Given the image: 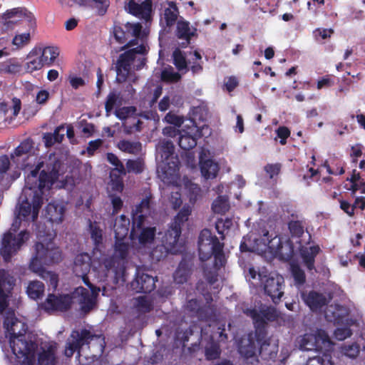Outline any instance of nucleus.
<instances>
[{
  "label": "nucleus",
  "instance_id": "nucleus-33",
  "mask_svg": "<svg viewBox=\"0 0 365 365\" xmlns=\"http://www.w3.org/2000/svg\"><path fill=\"white\" fill-rule=\"evenodd\" d=\"M118 148L123 152L132 155H138L142 150V144L139 141L132 142L121 140L118 143Z\"/></svg>",
  "mask_w": 365,
  "mask_h": 365
},
{
  "label": "nucleus",
  "instance_id": "nucleus-10",
  "mask_svg": "<svg viewBox=\"0 0 365 365\" xmlns=\"http://www.w3.org/2000/svg\"><path fill=\"white\" fill-rule=\"evenodd\" d=\"M244 313L252 319L253 322L262 321L267 326L269 322H277L281 318V313L273 306L261 305L259 309L248 308Z\"/></svg>",
  "mask_w": 365,
  "mask_h": 365
},
{
  "label": "nucleus",
  "instance_id": "nucleus-56",
  "mask_svg": "<svg viewBox=\"0 0 365 365\" xmlns=\"http://www.w3.org/2000/svg\"><path fill=\"white\" fill-rule=\"evenodd\" d=\"M107 160L115 166V169L113 171H118L120 175H125L126 170L125 168L122 163V162L118 159V156L112 153H107Z\"/></svg>",
  "mask_w": 365,
  "mask_h": 365
},
{
  "label": "nucleus",
  "instance_id": "nucleus-32",
  "mask_svg": "<svg viewBox=\"0 0 365 365\" xmlns=\"http://www.w3.org/2000/svg\"><path fill=\"white\" fill-rule=\"evenodd\" d=\"M129 227L130 220L124 215H120L113 225L115 239H125L129 232Z\"/></svg>",
  "mask_w": 365,
  "mask_h": 365
},
{
  "label": "nucleus",
  "instance_id": "nucleus-57",
  "mask_svg": "<svg viewBox=\"0 0 365 365\" xmlns=\"http://www.w3.org/2000/svg\"><path fill=\"white\" fill-rule=\"evenodd\" d=\"M181 78L179 73L173 71V68L170 70L164 69L161 72V80L167 83H177Z\"/></svg>",
  "mask_w": 365,
  "mask_h": 365
},
{
  "label": "nucleus",
  "instance_id": "nucleus-42",
  "mask_svg": "<svg viewBox=\"0 0 365 365\" xmlns=\"http://www.w3.org/2000/svg\"><path fill=\"white\" fill-rule=\"evenodd\" d=\"M14 279L4 269H0V292H10L14 285Z\"/></svg>",
  "mask_w": 365,
  "mask_h": 365
},
{
  "label": "nucleus",
  "instance_id": "nucleus-16",
  "mask_svg": "<svg viewBox=\"0 0 365 365\" xmlns=\"http://www.w3.org/2000/svg\"><path fill=\"white\" fill-rule=\"evenodd\" d=\"M307 222L305 219H299V216L297 214L292 213L289 216V220L287 222V228L290 235V237L292 239L299 240L298 241L300 244L302 243L300 238L303 236L304 232L306 231L308 234V240L305 242L306 244H309L312 240V235L307 231L306 227Z\"/></svg>",
  "mask_w": 365,
  "mask_h": 365
},
{
  "label": "nucleus",
  "instance_id": "nucleus-63",
  "mask_svg": "<svg viewBox=\"0 0 365 365\" xmlns=\"http://www.w3.org/2000/svg\"><path fill=\"white\" fill-rule=\"evenodd\" d=\"M212 312L213 309L211 307V306L205 305L202 307H200V308L197 311L196 314L200 319L207 321L211 319Z\"/></svg>",
  "mask_w": 365,
  "mask_h": 365
},
{
  "label": "nucleus",
  "instance_id": "nucleus-1",
  "mask_svg": "<svg viewBox=\"0 0 365 365\" xmlns=\"http://www.w3.org/2000/svg\"><path fill=\"white\" fill-rule=\"evenodd\" d=\"M61 166L59 160H50L45 168L43 163L39 162L30 172L25 180L26 187L20 197V215L27 217L31 215L33 221L38 218L45 191L49 190L58 180Z\"/></svg>",
  "mask_w": 365,
  "mask_h": 365
},
{
  "label": "nucleus",
  "instance_id": "nucleus-39",
  "mask_svg": "<svg viewBox=\"0 0 365 365\" xmlns=\"http://www.w3.org/2000/svg\"><path fill=\"white\" fill-rule=\"evenodd\" d=\"M229 209V200L225 196H218L212 204V210L217 214H225Z\"/></svg>",
  "mask_w": 365,
  "mask_h": 365
},
{
  "label": "nucleus",
  "instance_id": "nucleus-64",
  "mask_svg": "<svg viewBox=\"0 0 365 365\" xmlns=\"http://www.w3.org/2000/svg\"><path fill=\"white\" fill-rule=\"evenodd\" d=\"M277 137L280 139L279 143L284 145L287 143V139L290 136V130L286 126H279L276 130Z\"/></svg>",
  "mask_w": 365,
  "mask_h": 365
},
{
  "label": "nucleus",
  "instance_id": "nucleus-54",
  "mask_svg": "<svg viewBox=\"0 0 365 365\" xmlns=\"http://www.w3.org/2000/svg\"><path fill=\"white\" fill-rule=\"evenodd\" d=\"M143 166L144 163L141 158L130 159L126 162V168L128 173H141L143 171Z\"/></svg>",
  "mask_w": 365,
  "mask_h": 365
},
{
  "label": "nucleus",
  "instance_id": "nucleus-59",
  "mask_svg": "<svg viewBox=\"0 0 365 365\" xmlns=\"http://www.w3.org/2000/svg\"><path fill=\"white\" fill-rule=\"evenodd\" d=\"M43 265H45L44 263L41 260L40 257L37 256V252L35 251V254L29 263V269L38 274L44 269Z\"/></svg>",
  "mask_w": 365,
  "mask_h": 365
},
{
  "label": "nucleus",
  "instance_id": "nucleus-27",
  "mask_svg": "<svg viewBox=\"0 0 365 365\" xmlns=\"http://www.w3.org/2000/svg\"><path fill=\"white\" fill-rule=\"evenodd\" d=\"M253 324L255 327V334H253V336L255 340L259 346V354L262 355L264 349L269 345L266 339L267 334V326L264 325L261 320L259 321V323L253 322Z\"/></svg>",
  "mask_w": 365,
  "mask_h": 365
},
{
  "label": "nucleus",
  "instance_id": "nucleus-46",
  "mask_svg": "<svg viewBox=\"0 0 365 365\" xmlns=\"http://www.w3.org/2000/svg\"><path fill=\"white\" fill-rule=\"evenodd\" d=\"M178 145L184 150H190L197 145V140L195 137L185 132L180 134L178 138Z\"/></svg>",
  "mask_w": 365,
  "mask_h": 365
},
{
  "label": "nucleus",
  "instance_id": "nucleus-28",
  "mask_svg": "<svg viewBox=\"0 0 365 365\" xmlns=\"http://www.w3.org/2000/svg\"><path fill=\"white\" fill-rule=\"evenodd\" d=\"M56 344H49L46 349H43L38 355V365H56Z\"/></svg>",
  "mask_w": 365,
  "mask_h": 365
},
{
  "label": "nucleus",
  "instance_id": "nucleus-58",
  "mask_svg": "<svg viewBox=\"0 0 365 365\" xmlns=\"http://www.w3.org/2000/svg\"><path fill=\"white\" fill-rule=\"evenodd\" d=\"M137 109L135 106H125L115 110V115L120 120H125L130 115H135Z\"/></svg>",
  "mask_w": 365,
  "mask_h": 365
},
{
  "label": "nucleus",
  "instance_id": "nucleus-41",
  "mask_svg": "<svg viewBox=\"0 0 365 365\" xmlns=\"http://www.w3.org/2000/svg\"><path fill=\"white\" fill-rule=\"evenodd\" d=\"M122 103V98L120 93L116 91H110L106 98L105 103V110L107 115L113 110L115 106H120Z\"/></svg>",
  "mask_w": 365,
  "mask_h": 365
},
{
  "label": "nucleus",
  "instance_id": "nucleus-17",
  "mask_svg": "<svg viewBox=\"0 0 365 365\" xmlns=\"http://www.w3.org/2000/svg\"><path fill=\"white\" fill-rule=\"evenodd\" d=\"M130 288L136 293H150L155 288V278L148 274H138L130 282Z\"/></svg>",
  "mask_w": 365,
  "mask_h": 365
},
{
  "label": "nucleus",
  "instance_id": "nucleus-21",
  "mask_svg": "<svg viewBox=\"0 0 365 365\" xmlns=\"http://www.w3.org/2000/svg\"><path fill=\"white\" fill-rule=\"evenodd\" d=\"M38 55L45 66H51L59 55V49L56 46H46L44 48H34L31 50V55Z\"/></svg>",
  "mask_w": 365,
  "mask_h": 365
},
{
  "label": "nucleus",
  "instance_id": "nucleus-24",
  "mask_svg": "<svg viewBox=\"0 0 365 365\" xmlns=\"http://www.w3.org/2000/svg\"><path fill=\"white\" fill-rule=\"evenodd\" d=\"M320 250L319 245H314L309 247L301 246L299 248L301 257L308 270L312 271L315 269V257L319 253Z\"/></svg>",
  "mask_w": 365,
  "mask_h": 365
},
{
  "label": "nucleus",
  "instance_id": "nucleus-22",
  "mask_svg": "<svg viewBox=\"0 0 365 365\" xmlns=\"http://www.w3.org/2000/svg\"><path fill=\"white\" fill-rule=\"evenodd\" d=\"M180 235L181 227L175 228L170 225L162 237L161 243L169 247L170 250H173V254H176L179 251L178 242Z\"/></svg>",
  "mask_w": 365,
  "mask_h": 365
},
{
  "label": "nucleus",
  "instance_id": "nucleus-7",
  "mask_svg": "<svg viewBox=\"0 0 365 365\" xmlns=\"http://www.w3.org/2000/svg\"><path fill=\"white\" fill-rule=\"evenodd\" d=\"M145 51V46L141 44L135 48L125 51L119 56L115 66L117 81L123 83L127 80L131 70V66L136 58V55L143 54Z\"/></svg>",
  "mask_w": 365,
  "mask_h": 365
},
{
  "label": "nucleus",
  "instance_id": "nucleus-36",
  "mask_svg": "<svg viewBox=\"0 0 365 365\" xmlns=\"http://www.w3.org/2000/svg\"><path fill=\"white\" fill-rule=\"evenodd\" d=\"M191 207L189 205H185L178 212L177 215L174 217L173 222L170 225L178 228V227L182 228L183 224L188 220L189 216L191 215Z\"/></svg>",
  "mask_w": 365,
  "mask_h": 365
},
{
  "label": "nucleus",
  "instance_id": "nucleus-55",
  "mask_svg": "<svg viewBox=\"0 0 365 365\" xmlns=\"http://www.w3.org/2000/svg\"><path fill=\"white\" fill-rule=\"evenodd\" d=\"M291 271L295 283L298 285H302L305 283L306 276L304 270L297 264L291 265Z\"/></svg>",
  "mask_w": 365,
  "mask_h": 365
},
{
  "label": "nucleus",
  "instance_id": "nucleus-35",
  "mask_svg": "<svg viewBox=\"0 0 365 365\" xmlns=\"http://www.w3.org/2000/svg\"><path fill=\"white\" fill-rule=\"evenodd\" d=\"M21 63L16 58H9L0 64V72L16 74L21 71Z\"/></svg>",
  "mask_w": 365,
  "mask_h": 365
},
{
  "label": "nucleus",
  "instance_id": "nucleus-37",
  "mask_svg": "<svg viewBox=\"0 0 365 365\" xmlns=\"http://www.w3.org/2000/svg\"><path fill=\"white\" fill-rule=\"evenodd\" d=\"M168 4L170 6L164 11V19L166 25L170 27L175 24L179 12L176 4L173 1H170Z\"/></svg>",
  "mask_w": 365,
  "mask_h": 365
},
{
  "label": "nucleus",
  "instance_id": "nucleus-9",
  "mask_svg": "<svg viewBox=\"0 0 365 365\" xmlns=\"http://www.w3.org/2000/svg\"><path fill=\"white\" fill-rule=\"evenodd\" d=\"M4 30L14 29V26L22 20L27 21L30 25L35 24V18L33 14L24 7H17L7 10L1 16Z\"/></svg>",
  "mask_w": 365,
  "mask_h": 365
},
{
  "label": "nucleus",
  "instance_id": "nucleus-11",
  "mask_svg": "<svg viewBox=\"0 0 365 365\" xmlns=\"http://www.w3.org/2000/svg\"><path fill=\"white\" fill-rule=\"evenodd\" d=\"M37 256L40 257L45 265L58 264L62 260V252L58 247H56L53 242H48L43 244L37 242L34 245Z\"/></svg>",
  "mask_w": 365,
  "mask_h": 365
},
{
  "label": "nucleus",
  "instance_id": "nucleus-25",
  "mask_svg": "<svg viewBox=\"0 0 365 365\" xmlns=\"http://www.w3.org/2000/svg\"><path fill=\"white\" fill-rule=\"evenodd\" d=\"M66 208L62 204L49 202L46 207V217L52 223L62 222Z\"/></svg>",
  "mask_w": 365,
  "mask_h": 365
},
{
  "label": "nucleus",
  "instance_id": "nucleus-5",
  "mask_svg": "<svg viewBox=\"0 0 365 365\" xmlns=\"http://www.w3.org/2000/svg\"><path fill=\"white\" fill-rule=\"evenodd\" d=\"M29 237L30 233L27 230H22L17 235L11 232L4 233L0 247V255L4 261L5 262H11L12 257L18 253Z\"/></svg>",
  "mask_w": 365,
  "mask_h": 365
},
{
  "label": "nucleus",
  "instance_id": "nucleus-44",
  "mask_svg": "<svg viewBox=\"0 0 365 365\" xmlns=\"http://www.w3.org/2000/svg\"><path fill=\"white\" fill-rule=\"evenodd\" d=\"M332 357L329 353H323L322 355H317L309 357L306 365H334Z\"/></svg>",
  "mask_w": 365,
  "mask_h": 365
},
{
  "label": "nucleus",
  "instance_id": "nucleus-20",
  "mask_svg": "<svg viewBox=\"0 0 365 365\" xmlns=\"http://www.w3.org/2000/svg\"><path fill=\"white\" fill-rule=\"evenodd\" d=\"M196 29L191 31L190 23L187 21L180 19L177 22L175 36L179 39H182L185 41L182 42L180 46L186 48L190 43L192 37L195 35Z\"/></svg>",
  "mask_w": 365,
  "mask_h": 365
},
{
  "label": "nucleus",
  "instance_id": "nucleus-49",
  "mask_svg": "<svg viewBox=\"0 0 365 365\" xmlns=\"http://www.w3.org/2000/svg\"><path fill=\"white\" fill-rule=\"evenodd\" d=\"M222 266H216L214 259V265L212 268H203V276L210 285H213L218 280V270Z\"/></svg>",
  "mask_w": 365,
  "mask_h": 365
},
{
  "label": "nucleus",
  "instance_id": "nucleus-18",
  "mask_svg": "<svg viewBox=\"0 0 365 365\" xmlns=\"http://www.w3.org/2000/svg\"><path fill=\"white\" fill-rule=\"evenodd\" d=\"M125 9L133 16L148 21L152 12V1L145 0L141 4H138L134 0H130Z\"/></svg>",
  "mask_w": 365,
  "mask_h": 365
},
{
  "label": "nucleus",
  "instance_id": "nucleus-61",
  "mask_svg": "<svg viewBox=\"0 0 365 365\" xmlns=\"http://www.w3.org/2000/svg\"><path fill=\"white\" fill-rule=\"evenodd\" d=\"M334 33L332 29H322L317 28L313 31V35L317 41H320V39L326 40L331 36Z\"/></svg>",
  "mask_w": 365,
  "mask_h": 365
},
{
  "label": "nucleus",
  "instance_id": "nucleus-3",
  "mask_svg": "<svg viewBox=\"0 0 365 365\" xmlns=\"http://www.w3.org/2000/svg\"><path fill=\"white\" fill-rule=\"evenodd\" d=\"M224 246V243L220 242L217 236L212 235L210 230L203 229L198 238L200 259L205 262L213 256L216 266H225L226 258L223 251Z\"/></svg>",
  "mask_w": 365,
  "mask_h": 365
},
{
  "label": "nucleus",
  "instance_id": "nucleus-26",
  "mask_svg": "<svg viewBox=\"0 0 365 365\" xmlns=\"http://www.w3.org/2000/svg\"><path fill=\"white\" fill-rule=\"evenodd\" d=\"M80 290L81 299L79 304L81 306V310L84 314L90 312L96 305V298L98 294H93L87 289L81 287L78 289Z\"/></svg>",
  "mask_w": 365,
  "mask_h": 365
},
{
  "label": "nucleus",
  "instance_id": "nucleus-51",
  "mask_svg": "<svg viewBox=\"0 0 365 365\" xmlns=\"http://www.w3.org/2000/svg\"><path fill=\"white\" fill-rule=\"evenodd\" d=\"M173 64L179 71H182L187 68L185 56L179 48H176L173 52Z\"/></svg>",
  "mask_w": 365,
  "mask_h": 365
},
{
  "label": "nucleus",
  "instance_id": "nucleus-12",
  "mask_svg": "<svg viewBox=\"0 0 365 365\" xmlns=\"http://www.w3.org/2000/svg\"><path fill=\"white\" fill-rule=\"evenodd\" d=\"M262 235L260 238V242H262L264 248H267L270 252L279 255L282 258H286L287 259H289L292 255V247L290 245L289 253L284 256L283 252V245L282 242V237L280 235L273 230L269 231L266 229L262 230Z\"/></svg>",
  "mask_w": 365,
  "mask_h": 365
},
{
  "label": "nucleus",
  "instance_id": "nucleus-38",
  "mask_svg": "<svg viewBox=\"0 0 365 365\" xmlns=\"http://www.w3.org/2000/svg\"><path fill=\"white\" fill-rule=\"evenodd\" d=\"M76 2L83 6H95L101 15L106 12L108 6V0H76Z\"/></svg>",
  "mask_w": 365,
  "mask_h": 365
},
{
  "label": "nucleus",
  "instance_id": "nucleus-47",
  "mask_svg": "<svg viewBox=\"0 0 365 365\" xmlns=\"http://www.w3.org/2000/svg\"><path fill=\"white\" fill-rule=\"evenodd\" d=\"M299 348L303 351H317L316 345V338L312 334H305L302 336L299 341Z\"/></svg>",
  "mask_w": 365,
  "mask_h": 365
},
{
  "label": "nucleus",
  "instance_id": "nucleus-30",
  "mask_svg": "<svg viewBox=\"0 0 365 365\" xmlns=\"http://www.w3.org/2000/svg\"><path fill=\"white\" fill-rule=\"evenodd\" d=\"M152 197L146 196L140 202L135 206V208L132 212V220L140 215L143 217V221H145L146 217L152 212Z\"/></svg>",
  "mask_w": 365,
  "mask_h": 365
},
{
  "label": "nucleus",
  "instance_id": "nucleus-15",
  "mask_svg": "<svg viewBox=\"0 0 365 365\" xmlns=\"http://www.w3.org/2000/svg\"><path fill=\"white\" fill-rule=\"evenodd\" d=\"M34 145L33 140L28 138L24 140L11 154V159L18 168L26 169L29 166V164L26 160L29 158L30 153L34 148Z\"/></svg>",
  "mask_w": 365,
  "mask_h": 365
},
{
  "label": "nucleus",
  "instance_id": "nucleus-6",
  "mask_svg": "<svg viewBox=\"0 0 365 365\" xmlns=\"http://www.w3.org/2000/svg\"><path fill=\"white\" fill-rule=\"evenodd\" d=\"M143 26L140 23H126L122 26L115 25L113 34L116 41L120 44H124L120 51L128 49L138 43V38L142 32Z\"/></svg>",
  "mask_w": 365,
  "mask_h": 365
},
{
  "label": "nucleus",
  "instance_id": "nucleus-23",
  "mask_svg": "<svg viewBox=\"0 0 365 365\" xmlns=\"http://www.w3.org/2000/svg\"><path fill=\"white\" fill-rule=\"evenodd\" d=\"M256 348V342L252 333H250L246 337H242L240 340L238 351L242 356L246 359L255 356Z\"/></svg>",
  "mask_w": 365,
  "mask_h": 365
},
{
  "label": "nucleus",
  "instance_id": "nucleus-50",
  "mask_svg": "<svg viewBox=\"0 0 365 365\" xmlns=\"http://www.w3.org/2000/svg\"><path fill=\"white\" fill-rule=\"evenodd\" d=\"M91 238L93 242L95 249L98 250L103 246V231L98 227L90 224Z\"/></svg>",
  "mask_w": 365,
  "mask_h": 365
},
{
  "label": "nucleus",
  "instance_id": "nucleus-40",
  "mask_svg": "<svg viewBox=\"0 0 365 365\" xmlns=\"http://www.w3.org/2000/svg\"><path fill=\"white\" fill-rule=\"evenodd\" d=\"M173 254V250H170L163 243L157 245L150 252V257L152 260L160 262L165 259L168 254Z\"/></svg>",
  "mask_w": 365,
  "mask_h": 365
},
{
  "label": "nucleus",
  "instance_id": "nucleus-34",
  "mask_svg": "<svg viewBox=\"0 0 365 365\" xmlns=\"http://www.w3.org/2000/svg\"><path fill=\"white\" fill-rule=\"evenodd\" d=\"M44 284L38 280L31 281L26 289L28 296L32 299L41 298L44 293Z\"/></svg>",
  "mask_w": 365,
  "mask_h": 365
},
{
  "label": "nucleus",
  "instance_id": "nucleus-13",
  "mask_svg": "<svg viewBox=\"0 0 365 365\" xmlns=\"http://www.w3.org/2000/svg\"><path fill=\"white\" fill-rule=\"evenodd\" d=\"M73 299L69 294H48L41 307L47 312H66L70 309Z\"/></svg>",
  "mask_w": 365,
  "mask_h": 365
},
{
  "label": "nucleus",
  "instance_id": "nucleus-29",
  "mask_svg": "<svg viewBox=\"0 0 365 365\" xmlns=\"http://www.w3.org/2000/svg\"><path fill=\"white\" fill-rule=\"evenodd\" d=\"M91 257L87 253H81L75 257L73 272L76 274H85L91 269Z\"/></svg>",
  "mask_w": 365,
  "mask_h": 365
},
{
  "label": "nucleus",
  "instance_id": "nucleus-45",
  "mask_svg": "<svg viewBox=\"0 0 365 365\" xmlns=\"http://www.w3.org/2000/svg\"><path fill=\"white\" fill-rule=\"evenodd\" d=\"M125 239H115L114 253L120 259H125L128 255L129 245Z\"/></svg>",
  "mask_w": 365,
  "mask_h": 365
},
{
  "label": "nucleus",
  "instance_id": "nucleus-53",
  "mask_svg": "<svg viewBox=\"0 0 365 365\" xmlns=\"http://www.w3.org/2000/svg\"><path fill=\"white\" fill-rule=\"evenodd\" d=\"M341 353L351 358L355 359L358 356L360 351V346L357 343H351L350 344H344L341 347Z\"/></svg>",
  "mask_w": 365,
  "mask_h": 365
},
{
  "label": "nucleus",
  "instance_id": "nucleus-31",
  "mask_svg": "<svg viewBox=\"0 0 365 365\" xmlns=\"http://www.w3.org/2000/svg\"><path fill=\"white\" fill-rule=\"evenodd\" d=\"M202 175L207 180L216 178L219 171V165L211 159L200 161Z\"/></svg>",
  "mask_w": 365,
  "mask_h": 365
},
{
  "label": "nucleus",
  "instance_id": "nucleus-4",
  "mask_svg": "<svg viewBox=\"0 0 365 365\" xmlns=\"http://www.w3.org/2000/svg\"><path fill=\"white\" fill-rule=\"evenodd\" d=\"M71 338V341L67 342L64 352L68 358L71 357L75 351H77L80 355L81 349L84 345H89L93 341L99 344L101 353L103 351L105 348V340L103 335L93 334L86 328L73 330Z\"/></svg>",
  "mask_w": 365,
  "mask_h": 365
},
{
  "label": "nucleus",
  "instance_id": "nucleus-52",
  "mask_svg": "<svg viewBox=\"0 0 365 365\" xmlns=\"http://www.w3.org/2000/svg\"><path fill=\"white\" fill-rule=\"evenodd\" d=\"M135 301V307L139 312L148 313L153 309V304L146 297H138Z\"/></svg>",
  "mask_w": 365,
  "mask_h": 365
},
{
  "label": "nucleus",
  "instance_id": "nucleus-62",
  "mask_svg": "<svg viewBox=\"0 0 365 365\" xmlns=\"http://www.w3.org/2000/svg\"><path fill=\"white\" fill-rule=\"evenodd\" d=\"M160 151L162 153V157L168 158L174 153V145L170 140H165L162 142L160 146Z\"/></svg>",
  "mask_w": 365,
  "mask_h": 365
},
{
  "label": "nucleus",
  "instance_id": "nucleus-2",
  "mask_svg": "<svg viewBox=\"0 0 365 365\" xmlns=\"http://www.w3.org/2000/svg\"><path fill=\"white\" fill-rule=\"evenodd\" d=\"M4 327L10 335L9 344L13 354L23 365H34L38 344L26 334L24 323L16 317H6Z\"/></svg>",
  "mask_w": 365,
  "mask_h": 365
},
{
  "label": "nucleus",
  "instance_id": "nucleus-48",
  "mask_svg": "<svg viewBox=\"0 0 365 365\" xmlns=\"http://www.w3.org/2000/svg\"><path fill=\"white\" fill-rule=\"evenodd\" d=\"M313 335L316 338L318 351H322L323 348L329 346L331 344L328 334L323 329H318L316 334Z\"/></svg>",
  "mask_w": 365,
  "mask_h": 365
},
{
  "label": "nucleus",
  "instance_id": "nucleus-60",
  "mask_svg": "<svg viewBox=\"0 0 365 365\" xmlns=\"http://www.w3.org/2000/svg\"><path fill=\"white\" fill-rule=\"evenodd\" d=\"M221 351L216 344H211L209 347H206L205 355L207 360H214L220 358Z\"/></svg>",
  "mask_w": 365,
  "mask_h": 365
},
{
  "label": "nucleus",
  "instance_id": "nucleus-8",
  "mask_svg": "<svg viewBox=\"0 0 365 365\" xmlns=\"http://www.w3.org/2000/svg\"><path fill=\"white\" fill-rule=\"evenodd\" d=\"M145 221L140 215L132 220V227L130 237L132 240L137 239L140 245H146L151 244L155 237V227H145Z\"/></svg>",
  "mask_w": 365,
  "mask_h": 365
},
{
  "label": "nucleus",
  "instance_id": "nucleus-14",
  "mask_svg": "<svg viewBox=\"0 0 365 365\" xmlns=\"http://www.w3.org/2000/svg\"><path fill=\"white\" fill-rule=\"evenodd\" d=\"M284 279L278 274H270L264 282V290L274 304H278L284 294Z\"/></svg>",
  "mask_w": 365,
  "mask_h": 365
},
{
  "label": "nucleus",
  "instance_id": "nucleus-43",
  "mask_svg": "<svg viewBox=\"0 0 365 365\" xmlns=\"http://www.w3.org/2000/svg\"><path fill=\"white\" fill-rule=\"evenodd\" d=\"M28 60L29 61L26 63L25 67L27 73H32L35 71L39 70L45 66L38 55H31V51L28 55Z\"/></svg>",
  "mask_w": 365,
  "mask_h": 365
},
{
  "label": "nucleus",
  "instance_id": "nucleus-19",
  "mask_svg": "<svg viewBox=\"0 0 365 365\" xmlns=\"http://www.w3.org/2000/svg\"><path fill=\"white\" fill-rule=\"evenodd\" d=\"M302 298L312 311L322 309L329 302L325 295L314 290L310 291L309 293H302Z\"/></svg>",
  "mask_w": 365,
  "mask_h": 365
}]
</instances>
